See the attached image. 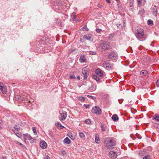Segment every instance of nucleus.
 Listing matches in <instances>:
<instances>
[{
  "instance_id": "nucleus-1",
  "label": "nucleus",
  "mask_w": 159,
  "mask_h": 159,
  "mask_svg": "<svg viewBox=\"0 0 159 159\" xmlns=\"http://www.w3.org/2000/svg\"><path fill=\"white\" fill-rule=\"evenodd\" d=\"M144 35V31L141 29H138L136 33L135 36L137 39L139 40L140 39H143Z\"/></svg>"
},
{
  "instance_id": "nucleus-2",
  "label": "nucleus",
  "mask_w": 159,
  "mask_h": 159,
  "mask_svg": "<svg viewBox=\"0 0 159 159\" xmlns=\"http://www.w3.org/2000/svg\"><path fill=\"white\" fill-rule=\"evenodd\" d=\"M100 46L102 49L106 50L111 48L110 43L108 42L102 41L100 43Z\"/></svg>"
},
{
  "instance_id": "nucleus-3",
  "label": "nucleus",
  "mask_w": 159,
  "mask_h": 159,
  "mask_svg": "<svg viewBox=\"0 0 159 159\" xmlns=\"http://www.w3.org/2000/svg\"><path fill=\"white\" fill-rule=\"evenodd\" d=\"M106 147L108 149H111L115 145V142L111 140L105 141Z\"/></svg>"
},
{
  "instance_id": "nucleus-4",
  "label": "nucleus",
  "mask_w": 159,
  "mask_h": 159,
  "mask_svg": "<svg viewBox=\"0 0 159 159\" xmlns=\"http://www.w3.org/2000/svg\"><path fill=\"white\" fill-rule=\"evenodd\" d=\"M92 112L94 114L100 115L102 114V111L100 108L98 106L93 107L92 110Z\"/></svg>"
},
{
  "instance_id": "nucleus-5",
  "label": "nucleus",
  "mask_w": 159,
  "mask_h": 159,
  "mask_svg": "<svg viewBox=\"0 0 159 159\" xmlns=\"http://www.w3.org/2000/svg\"><path fill=\"white\" fill-rule=\"evenodd\" d=\"M112 66L113 65L108 61H105L103 64V66L107 70L111 69Z\"/></svg>"
},
{
  "instance_id": "nucleus-6",
  "label": "nucleus",
  "mask_w": 159,
  "mask_h": 159,
  "mask_svg": "<svg viewBox=\"0 0 159 159\" xmlns=\"http://www.w3.org/2000/svg\"><path fill=\"white\" fill-rule=\"evenodd\" d=\"M108 155L111 159H115L117 157V154L116 152L112 151H111L109 152Z\"/></svg>"
},
{
  "instance_id": "nucleus-7",
  "label": "nucleus",
  "mask_w": 159,
  "mask_h": 159,
  "mask_svg": "<svg viewBox=\"0 0 159 159\" xmlns=\"http://www.w3.org/2000/svg\"><path fill=\"white\" fill-rule=\"evenodd\" d=\"M0 90L2 91V93L4 94L6 93L7 92L6 86L1 82H0Z\"/></svg>"
},
{
  "instance_id": "nucleus-8",
  "label": "nucleus",
  "mask_w": 159,
  "mask_h": 159,
  "mask_svg": "<svg viewBox=\"0 0 159 159\" xmlns=\"http://www.w3.org/2000/svg\"><path fill=\"white\" fill-rule=\"evenodd\" d=\"M95 73L99 77H102L104 76V72L99 68H97L95 70Z\"/></svg>"
},
{
  "instance_id": "nucleus-9",
  "label": "nucleus",
  "mask_w": 159,
  "mask_h": 159,
  "mask_svg": "<svg viewBox=\"0 0 159 159\" xmlns=\"http://www.w3.org/2000/svg\"><path fill=\"white\" fill-rule=\"evenodd\" d=\"M108 56L109 58L116 59L117 58V55L116 52H111L109 54Z\"/></svg>"
},
{
  "instance_id": "nucleus-10",
  "label": "nucleus",
  "mask_w": 159,
  "mask_h": 159,
  "mask_svg": "<svg viewBox=\"0 0 159 159\" xmlns=\"http://www.w3.org/2000/svg\"><path fill=\"white\" fill-rule=\"evenodd\" d=\"M152 15L155 16L156 17H157V7L156 6H154L153 7H152Z\"/></svg>"
},
{
  "instance_id": "nucleus-11",
  "label": "nucleus",
  "mask_w": 159,
  "mask_h": 159,
  "mask_svg": "<svg viewBox=\"0 0 159 159\" xmlns=\"http://www.w3.org/2000/svg\"><path fill=\"white\" fill-rule=\"evenodd\" d=\"M82 73L84 76V79H86L87 77H88L89 75V73L88 71L87 70H84V69L83 68L82 69Z\"/></svg>"
},
{
  "instance_id": "nucleus-12",
  "label": "nucleus",
  "mask_w": 159,
  "mask_h": 159,
  "mask_svg": "<svg viewBox=\"0 0 159 159\" xmlns=\"http://www.w3.org/2000/svg\"><path fill=\"white\" fill-rule=\"evenodd\" d=\"M40 146L43 148H46L47 146L46 143L43 141H41L40 143Z\"/></svg>"
},
{
  "instance_id": "nucleus-13",
  "label": "nucleus",
  "mask_w": 159,
  "mask_h": 159,
  "mask_svg": "<svg viewBox=\"0 0 159 159\" xmlns=\"http://www.w3.org/2000/svg\"><path fill=\"white\" fill-rule=\"evenodd\" d=\"M92 35L91 34H87L84 36V38L85 39L90 40L91 39Z\"/></svg>"
},
{
  "instance_id": "nucleus-14",
  "label": "nucleus",
  "mask_w": 159,
  "mask_h": 159,
  "mask_svg": "<svg viewBox=\"0 0 159 159\" xmlns=\"http://www.w3.org/2000/svg\"><path fill=\"white\" fill-rule=\"evenodd\" d=\"M24 136L25 137V140L26 139H29L31 140L32 139V138L31 137L30 135L26 134H24Z\"/></svg>"
},
{
  "instance_id": "nucleus-15",
  "label": "nucleus",
  "mask_w": 159,
  "mask_h": 159,
  "mask_svg": "<svg viewBox=\"0 0 159 159\" xmlns=\"http://www.w3.org/2000/svg\"><path fill=\"white\" fill-rule=\"evenodd\" d=\"M55 125L58 128L60 129H61L64 127V126L61 125V124L60 122H57L55 123Z\"/></svg>"
},
{
  "instance_id": "nucleus-16",
  "label": "nucleus",
  "mask_w": 159,
  "mask_h": 159,
  "mask_svg": "<svg viewBox=\"0 0 159 159\" xmlns=\"http://www.w3.org/2000/svg\"><path fill=\"white\" fill-rule=\"evenodd\" d=\"M111 118L115 121H117L119 119L118 116L116 114L113 115L111 117Z\"/></svg>"
},
{
  "instance_id": "nucleus-17",
  "label": "nucleus",
  "mask_w": 159,
  "mask_h": 159,
  "mask_svg": "<svg viewBox=\"0 0 159 159\" xmlns=\"http://www.w3.org/2000/svg\"><path fill=\"white\" fill-rule=\"evenodd\" d=\"M61 120H65L67 117V114L63 112L62 114H61Z\"/></svg>"
},
{
  "instance_id": "nucleus-18",
  "label": "nucleus",
  "mask_w": 159,
  "mask_h": 159,
  "mask_svg": "<svg viewBox=\"0 0 159 159\" xmlns=\"http://www.w3.org/2000/svg\"><path fill=\"white\" fill-rule=\"evenodd\" d=\"M92 78L93 79L95 80L98 82H100V79L98 77L97 75H93L92 76Z\"/></svg>"
},
{
  "instance_id": "nucleus-19",
  "label": "nucleus",
  "mask_w": 159,
  "mask_h": 159,
  "mask_svg": "<svg viewBox=\"0 0 159 159\" xmlns=\"http://www.w3.org/2000/svg\"><path fill=\"white\" fill-rule=\"evenodd\" d=\"M153 119L155 120L156 121L159 122V114H157L155 115Z\"/></svg>"
},
{
  "instance_id": "nucleus-20",
  "label": "nucleus",
  "mask_w": 159,
  "mask_h": 159,
  "mask_svg": "<svg viewBox=\"0 0 159 159\" xmlns=\"http://www.w3.org/2000/svg\"><path fill=\"white\" fill-rule=\"evenodd\" d=\"M16 98L18 99L19 101H25L24 98L20 95H17L16 97Z\"/></svg>"
},
{
  "instance_id": "nucleus-21",
  "label": "nucleus",
  "mask_w": 159,
  "mask_h": 159,
  "mask_svg": "<svg viewBox=\"0 0 159 159\" xmlns=\"http://www.w3.org/2000/svg\"><path fill=\"white\" fill-rule=\"evenodd\" d=\"M140 74L141 75H146L148 74V72L146 70H142L141 71Z\"/></svg>"
},
{
  "instance_id": "nucleus-22",
  "label": "nucleus",
  "mask_w": 159,
  "mask_h": 159,
  "mask_svg": "<svg viewBox=\"0 0 159 159\" xmlns=\"http://www.w3.org/2000/svg\"><path fill=\"white\" fill-rule=\"evenodd\" d=\"M64 142L66 144H69L70 143V140L68 138L66 137L64 139Z\"/></svg>"
},
{
  "instance_id": "nucleus-23",
  "label": "nucleus",
  "mask_w": 159,
  "mask_h": 159,
  "mask_svg": "<svg viewBox=\"0 0 159 159\" xmlns=\"http://www.w3.org/2000/svg\"><path fill=\"white\" fill-rule=\"evenodd\" d=\"M80 60L81 62L83 63L85 61V57L84 56L82 55L80 56Z\"/></svg>"
},
{
  "instance_id": "nucleus-24",
  "label": "nucleus",
  "mask_w": 159,
  "mask_h": 159,
  "mask_svg": "<svg viewBox=\"0 0 159 159\" xmlns=\"http://www.w3.org/2000/svg\"><path fill=\"white\" fill-rule=\"evenodd\" d=\"M95 141L97 143H98L100 142V139L98 135H95Z\"/></svg>"
},
{
  "instance_id": "nucleus-25",
  "label": "nucleus",
  "mask_w": 159,
  "mask_h": 159,
  "mask_svg": "<svg viewBox=\"0 0 159 159\" xmlns=\"http://www.w3.org/2000/svg\"><path fill=\"white\" fill-rule=\"evenodd\" d=\"M71 16L73 20H74V21H76V18H75L76 16H75V13H73L72 14Z\"/></svg>"
},
{
  "instance_id": "nucleus-26",
  "label": "nucleus",
  "mask_w": 159,
  "mask_h": 159,
  "mask_svg": "<svg viewBox=\"0 0 159 159\" xmlns=\"http://www.w3.org/2000/svg\"><path fill=\"white\" fill-rule=\"evenodd\" d=\"M148 24L149 25H152L153 24V21L152 20H149L148 21Z\"/></svg>"
},
{
  "instance_id": "nucleus-27",
  "label": "nucleus",
  "mask_w": 159,
  "mask_h": 159,
  "mask_svg": "<svg viewBox=\"0 0 159 159\" xmlns=\"http://www.w3.org/2000/svg\"><path fill=\"white\" fill-rule=\"evenodd\" d=\"M82 29L84 31H87L88 30V29L86 27V25H84L82 28Z\"/></svg>"
},
{
  "instance_id": "nucleus-28",
  "label": "nucleus",
  "mask_w": 159,
  "mask_h": 159,
  "mask_svg": "<svg viewBox=\"0 0 159 159\" xmlns=\"http://www.w3.org/2000/svg\"><path fill=\"white\" fill-rule=\"evenodd\" d=\"M101 127L102 131H104L106 130V127L105 126L102 124L101 125Z\"/></svg>"
},
{
  "instance_id": "nucleus-29",
  "label": "nucleus",
  "mask_w": 159,
  "mask_h": 159,
  "mask_svg": "<svg viewBox=\"0 0 159 159\" xmlns=\"http://www.w3.org/2000/svg\"><path fill=\"white\" fill-rule=\"evenodd\" d=\"M32 129L33 132L34 133V135H36L37 134V133L36 132V130L35 129V127H32Z\"/></svg>"
},
{
  "instance_id": "nucleus-30",
  "label": "nucleus",
  "mask_w": 159,
  "mask_h": 159,
  "mask_svg": "<svg viewBox=\"0 0 159 159\" xmlns=\"http://www.w3.org/2000/svg\"><path fill=\"white\" fill-rule=\"evenodd\" d=\"M79 135L80 138H83L85 137V135L84 133L82 132H80L79 133Z\"/></svg>"
},
{
  "instance_id": "nucleus-31",
  "label": "nucleus",
  "mask_w": 159,
  "mask_h": 159,
  "mask_svg": "<svg viewBox=\"0 0 159 159\" xmlns=\"http://www.w3.org/2000/svg\"><path fill=\"white\" fill-rule=\"evenodd\" d=\"M16 134L17 136L19 138H20L22 137L21 134L20 133V132H18Z\"/></svg>"
},
{
  "instance_id": "nucleus-32",
  "label": "nucleus",
  "mask_w": 159,
  "mask_h": 159,
  "mask_svg": "<svg viewBox=\"0 0 159 159\" xmlns=\"http://www.w3.org/2000/svg\"><path fill=\"white\" fill-rule=\"evenodd\" d=\"M139 154L140 156H142L144 155V151H140L139 152Z\"/></svg>"
},
{
  "instance_id": "nucleus-33",
  "label": "nucleus",
  "mask_w": 159,
  "mask_h": 159,
  "mask_svg": "<svg viewBox=\"0 0 159 159\" xmlns=\"http://www.w3.org/2000/svg\"><path fill=\"white\" fill-rule=\"evenodd\" d=\"M78 99L80 101H84L85 100V98L84 97H79L78 98Z\"/></svg>"
},
{
  "instance_id": "nucleus-34",
  "label": "nucleus",
  "mask_w": 159,
  "mask_h": 159,
  "mask_svg": "<svg viewBox=\"0 0 159 159\" xmlns=\"http://www.w3.org/2000/svg\"><path fill=\"white\" fill-rule=\"evenodd\" d=\"M85 122L87 124H89L91 123V121L90 120L87 119L85 121Z\"/></svg>"
},
{
  "instance_id": "nucleus-35",
  "label": "nucleus",
  "mask_w": 159,
  "mask_h": 159,
  "mask_svg": "<svg viewBox=\"0 0 159 159\" xmlns=\"http://www.w3.org/2000/svg\"><path fill=\"white\" fill-rule=\"evenodd\" d=\"M137 1L138 3L139 6V7H141L142 5V3L141 1L140 0H137Z\"/></svg>"
},
{
  "instance_id": "nucleus-36",
  "label": "nucleus",
  "mask_w": 159,
  "mask_h": 159,
  "mask_svg": "<svg viewBox=\"0 0 159 159\" xmlns=\"http://www.w3.org/2000/svg\"><path fill=\"white\" fill-rule=\"evenodd\" d=\"M143 159H150V157L149 155H147L144 157Z\"/></svg>"
},
{
  "instance_id": "nucleus-37",
  "label": "nucleus",
  "mask_w": 159,
  "mask_h": 159,
  "mask_svg": "<svg viewBox=\"0 0 159 159\" xmlns=\"http://www.w3.org/2000/svg\"><path fill=\"white\" fill-rule=\"evenodd\" d=\"M20 129V127H19V126H17V125H15L14 127V129H16V130H19Z\"/></svg>"
},
{
  "instance_id": "nucleus-38",
  "label": "nucleus",
  "mask_w": 159,
  "mask_h": 159,
  "mask_svg": "<svg viewBox=\"0 0 159 159\" xmlns=\"http://www.w3.org/2000/svg\"><path fill=\"white\" fill-rule=\"evenodd\" d=\"M12 130L13 131L15 134H16L18 132H19V130H17L16 129H13Z\"/></svg>"
},
{
  "instance_id": "nucleus-39",
  "label": "nucleus",
  "mask_w": 159,
  "mask_h": 159,
  "mask_svg": "<svg viewBox=\"0 0 159 159\" xmlns=\"http://www.w3.org/2000/svg\"><path fill=\"white\" fill-rule=\"evenodd\" d=\"M101 30H102L99 29H97L96 30V32L98 33H100Z\"/></svg>"
},
{
  "instance_id": "nucleus-40",
  "label": "nucleus",
  "mask_w": 159,
  "mask_h": 159,
  "mask_svg": "<svg viewBox=\"0 0 159 159\" xmlns=\"http://www.w3.org/2000/svg\"><path fill=\"white\" fill-rule=\"evenodd\" d=\"M84 106L86 108H89V105L88 104H84Z\"/></svg>"
},
{
  "instance_id": "nucleus-41",
  "label": "nucleus",
  "mask_w": 159,
  "mask_h": 159,
  "mask_svg": "<svg viewBox=\"0 0 159 159\" xmlns=\"http://www.w3.org/2000/svg\"><path fill=\"white\" fill-rule=\"evenodd\" d=\"M44 159H50V158L49 156H46L44 157Z\"/></svg>"
},
{
  "instance_id": "nucleus-42",
  "label": "nucleus",
  "mask_w": 159,
  "mask_h": 159,
  "mask_svg": "<svg viewBox=\"0 0 159 159\" xmlns=\"http://www.w3.org/2000/svg\"><path fill=\"white\" fill-rule=\"evenodd\" d=\"M61 153L63 155H64L66 153V151L64 150H63L62 151H61Z\"/></svg>"
},
{
  "instance_id": "nucleus-43",
  "label": "nucleus",
  "mask_w": 159,
  "mask_h": 159,
  "mask_svg": "<svg viewBox=\"0 0 159 159\" xmlns=\"http://www.w3.org/2000/svg\"><path fill=\"white\" fill-rule=\"evenodd\" d=\"M16 144H17L20 145V146H21V145H22V144L21 143H20V142H18V141H16Z\"/></svg>"
},
{
  "instance_id": "nucleus-44",
  "label": "nucleus",
  "mask_w": 159,
  "mask_h": 159,
  "mask_svg": "<svg viewBox=\"0 0 159 159\" xmlns=\"http://www.w3.org/2000/svg\"><path fill=\"white\" fill-rule=\"evenodd\" d=\"M156 84L159 87V79L157 80Z\"/></svg>"
},
{
  "instance_id": "nucleus-45",
  "label": "nucleus",
  "mask_w": 159,
  "mask_h": 159,
  "mask_svg": "<svg viewBox=\"0 0 159 159\" xmlns=\"http://www.w3.org/2000/svg\"><path fill=\"white\" fill-rule=\"evenodd\" d=\"M90 54H92V55H94L96 54V52H91L90 53Z\"/></svg>"
},
{
  "instance_id": "nucleus-46",
  "label": "nucleus",
  "mask_w": 159,
  "mask_h": 159,
  "mask_svg": "<svg viewBox=\"0 0 159 159\" xmlns=\"http://www.w3.org/2000/svg\"><path fill=\"white\" fill-rule=\"evenodd\" d=\"M70 78L71 79H75V77L74 76L71 75L70 76Z\"/></svg>"
},
{
  "instance_id": "nucleus-47",
  "label": "nucleus",
  "mask_w": 159,
  "mask_h": 159,
  "mask_svg": "<svg viewBox=\"0 0 159 159\" xmlns=\"http://www.w3.org/2000/svg\"><path fill=\"white\" fill-rule=\"evenodd\" d=\"M22 148H26V147H25V145H24L22 144V145H21V146Z\"/></svg>"
},
{
  "instance_id": "nucleus-48",
  "label": "nucleus",
  "mask_w": 159,
  "mask_h": 159,
  "mask_svg": "<svg viewBox=\"0 0 159 159\" xmlns=\"http://www.w3.org/2000/svg\"><path fill=\"white\" fill-rule=\"evenodd\" d=\"M106 1L108 3L110 2V0H106Z\"/></svg>"
},
{
  "instance_id": "nucleus-49",
  "label": "nucleus",
  "mask_w": 159,
  "mask_h": 159,
  "mask_svg": "<svg viewBox=\"0 0 159 159\" xmlns=\"http://www.w3.org/2000/svg\"><path fill=\"white\" fill-rule=\"evenodd\" d=\"M98 7H100V8L101 7V6H102L99 4H98Z\"/></svg>"
},
{
  "instance_id": "nucleus-50",
  "label": "nucleus",
  "mask_w": 159,
  "mask_h": 159,
  "mask_svg": "<svg viewBox=\"0 0 159 159\" xmlns=\"http://www.w3.org/2000/svg\"><path fill=\"white\" fill-rule=\"evenodd\" d=\"M77 78L78 80H80V76H78L77 77Z\"/></svg>"
},
{
  "instance_id": "nucleus-51",
  "label": "nucleus",
  "mask_w": 159,
  "mask_h": 159,
  "mask_svg": "<svg viewBox=\"0 0 159 159\" xmlns=\"http://www.w3.org/2000/svg\"><path fill=\"white\" fill-rule=\"evenodd\" d=\"M133 4L132 3H131L130 6H131L133 5Z\"/></svg>"
},
{
  "instance_id": "nucleus-52",
  "label": "nucleus",
  "mask_w": 159,
  "mask_h": 159,
  "mask_svg": "<svg viewBox=\"0 0 159 159\" xmlns=\"http://www.w3.org/2000/svg\"><path fill=\"white\" fill-rule=\"evenodd\" d=\"M88 96L89 97H92V98H93V97H92V96H91L88 95Z\"/></svg>"
},
{
  "instance_id": "nucleus-53",
  "label": "nucleus",
  "mask_w": 159,
  "mask_h": 159,
  "mask_svg": "<svg viewBox=\"0 0 159 159\" xmlns=\"http://www.w3.org/2000/svg\"><path fill=\"white\" fill-rule=\"evenodd\" d=\"M26 140H25V137L24 138V142H25V141H26Z\"/></svg>"
},
{
  "instance_id": "nucleus-54",
  "label": "nucleus",
  "mask_w": 159,
  "mask_h": 159,
  "mask_svg": "<svg viewBox=\"0 0 159 159\" xmlns=\"http://www.w3.org/2000/svg\"><path fill=\"white\" fill-rule=\"evenodd\" d=\"M2 129V127H1V125H0V129Z\"/></svg>"
},
{
  "instance_id": "nucleus-55",
  "label": "nucleus",
  "mask_w": 159,
  "mask_h": 159,
  "mask_svg": "<svg viewBox=\"0 0 159 159\" xmlns=\"http://www.w3.org/2000/svg\"><path fill=\"white\" fill-rule=\"evenodd\" d=\"M61 22L60 21V22H59V23H58V24H61Z\"/></svg>"
},
{
  "instance_id": "nucleus-56",
  "label": "nucleus",
  "mask_w": 159,
  "mask_h": 159,
  "mask_svg": "<svg viewBox=\"0 0 159 159\" xmlns=\"http://www.w3.org/2000/svg\"><path fill=\"white\" fill-rule=\"evenodd\" d=\"M119 2H117V5H118V4H119Z\"/></svg>"
},
{
  "instance_id": "nucleus-57",
  "label": "nucleus",
  "mask_w": 159,
  "mask_h": 159,
  "mask_svg": "<svg viewBox=\"0 0 159 159\" xmlns=\"http://www.w3.org/2000/svg\"><path fill=\"white\" fill-rule=\"evenodd\" d=\"M2 122V121H0V123L1 124V122Z\"/></svg>"
},
{
  "instance_id": "nucleus-58",
  "label": "nucleus",
  "mask_w": 159,
  "mask_h": 159,
  "mask_svg": "<svg viewBox=\"0 0 159 159\" xmlns=\"http://www.w3.org/2000/svg\"><path fill=\"white\" fill-rule=\"evenodd\" d=\"M31 102V101H29V102Z\"/></svg>"
},
{
  "instance_id": "nucleus-59",
  "label": "nucleus",
  "mask_w": 159,
  "mask_h": 159,
  "mask_svg": "<svg viewBox=\"0 0 159 159\" xmlns=\"http://www.w3.org/2000/svg\"><path fill=\"white\" fill-rule=\"evenodd\" d=\"M2 159H4V158H3Z\"/></svg>"
}]
</instances>
